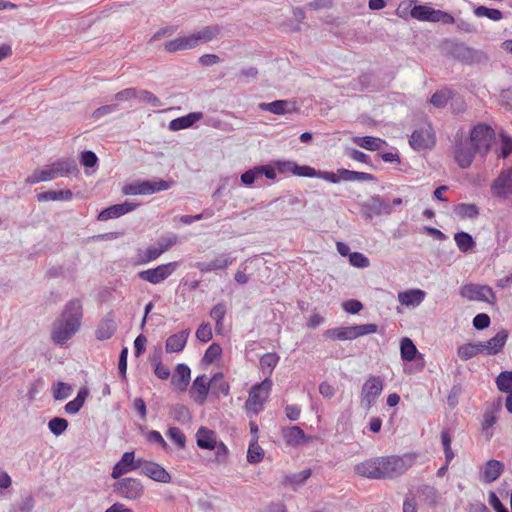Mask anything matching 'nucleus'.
Segmentation results:
<instances>
[{
	"label": "nucleus",
	"instance_id": "13",
	"mask_svg": "<svg viewBox=\"0 0 512 512\" xmlns=\"http://www.w3.org/2000/svg\"><path fill=\"white\" fill-rule=\"evenodd\" d=\"M460 294L462 297L474 301L491 302L495 299L492 288L487 285L466 284L461 288Z\"/></svg>",
	"mask_w": 512,
	"mask_h": 512
},
{
	"label": "nucleus",
	"instance_id": "25",
	"mask_svg": "<svg viewBox=\"0 0 512 512\" xmlns=\"http://www.w3.org/2000/svg\"><path fill=\"white\" fill-rule=\"evenodd\" d=\"M191 370L186 364H178L171 382L180 391H185L190 382Z\"/></svg>",
	"mask_w": 512,
	"mask_h": 512
},
{
	"label": "nucleus",
	"instance_id": "11",
	"mask_svg": "<svg viewBox=\"0 0 512 512\" xmlns=\"http://www.w3.org/2000/svg\"><path fill=\"white\" fill-rule=\"evenodd\" d=\"M115 491L123 498L129 500L139 499L144 493V487L136 478H123L115 483Z\"/></svg>",
	"mask_w": 512,
	"mask_h": 512
},
{
	"label": "nucleus",
	"instance_id": "3",
	"mask_svg": "<svg viewBox=\"0 0 512 512\" xmlns=\"http://www.w3.org/2000/svg\"><path fill=\"white\" fill-rule=\"evenodd\" d=\"M83 307L79 299H72L66 305L62 315L53 324L52 340L59 345L65 344L80 328Z\"/></svg>",
	"mask_w": 512,
	"mask_h": 512
},
{
	"label": "nucleus",
	"instance_id": "64",
	"mask_svg": "<svg viewBox=\"0 0 512 512\" xmlns=\"http://www.w3.org/2000/svg\"><path fill=\"white\" fill-rule=\"evenodd\" d=\"M98 162L97 155L90 150L83 151L80 156V163L86 168H92L96 166Z\"/></svg>",
	"mask_w": 512,
	"mask_h": 512
},
{
	"label": "nucleus",
	"instance_id": "19",
	"mask_svg": "<svg viewBox=\"0 0 512 512\" xmlns=\"http://www.w3.org/2000/svg\"><path fill=\"white\" fill-rule=\"evenodd\" d=\"M281 434L285 443L291 447H298L311 440V437L307 436L299 426L282 428Z\"/></svg>",
	"mask_w": 512,
	"mask_h": 512
},
{
	"label": "nucleus",
	"instance_id": "53",
	"mask_svg": "<svg viewBox=\"0 0 512 512\" xmlns=\"http://www.w3.org/2000/svg\"><path fill=\"white\" fill-rule=\"evenodd\" d=\"M68 427V421L65 418L54 417L48 422V428L55 436L62 435Z\"/></svg>",
	"mask_w": 512,
	"mask_h": 512
},
{
	"label": "nucleus",
	"instance_id": "12",
	"mask_svg": "<svg viewBox=\"0 0 512 512\" xmlns=\"http://www.w3.org/2000/svg\"><path fill=\"white\" fill-rule=\"evenodd\" d=\"M139 466V473L141 475H144L156 482L160 483H170L171 482V475L164 467H162L160 464L147 461L143 458H141V461L138 462Z\"/></svg>",
	"mask_w": 512,
	"mask_h": 512
},
{
	"label": "nucleus",
	"instance_id": "63",
	"mask_svg": "<svg viewBox=\"0 0 512 512\" xmlns=\"http://www.w3.org/2000/svg\"><path fill=\"white\" fill-rule=\"evenodd\" d=\"M212 336V328L209 323H202L196 330V338L201 342L210 341Z\"/></svg>",
	"mask_w": 512,
	"mask_h": 512
},
{
	"label": "nucleus",
	"instance_id": "39",
	"mask_svg": "<svg viewBox=\"0 0 512 512\" xmlns=\"http://www.w3.org/2000/svg\"><path fill=\"white\" fill-rule=\"evenodd\" d=\"M307 177H316L323 179L325 181L331 182V183H339L341 181L340 178V169L337 170V172H331V171H321L316 170L309 166Z\"/></svg>",
	"mask_w": 512,
	"mask_h": 512
},
{
	"label": "nucleus",
	"instance_id": "8",
	"mask_svg": "<svg viewBox=\"0 0 512 512\" xmlns=\"http://www.w3.org/2000/svg\"><path fill=\"white\" fill-rule=\"evenodd\" d=\"M169 188L170 184L165 180H144L124 185L122 193L124 195H151L156 192L168 190Z\"/></svg>",
	"mask_w": 512,
	"mask_h": 512
},
{
	"label": "nucleus",
	"instance_id": "6",
	"mask_svg": "<svg viewBox=\"0 0 512 512\" xmlns=\"http://www.w3.org/2000/svg\"><path fill=\"white\" fill-rule=\"evenodd\" d=\"M384 388V383L381 377L370 375L364 382L361 394L360 405L368 411L377 401Z\"/></svg>",
	"mask_w": 512,
	"mask_h": 512
},
{
	"label": "nucleus",
	"instance_id": "20",
	"mask_svg": "<svg viewBox=\"0 0 512 512\" xmlns=\"http://www.w3.org/2000/svg\"><path fill=\"white\" fill-rule=\"evenodd\" d=\"M210 386L211 380H208L206 375H200L195 378L192 384L191 393L196 403H205Z\"/></svg>",
	"mask_w": 512,
	"mask_h": 512
},
{
	"label": "nucleus",
	"instance_id": "7",
	"mask_svg": "<svg viewBox=\"0 0 512 512\" xmlns=\"http://www.w3.org/2000/svg\"><path fill=\"white\" fill-rule=\"evenodd\" d=\"M272 380L266 377L261 383L254 385L250 392L248 399L245 403L247 410L258 414L263 410L264 401L268 398L272 389Z\"/></svg>",
	"mask_w": 512,
	"mask_h": 512
},
{
	"label": "nucleus",
	"instance_id": "32",
	"mask_svg": "<svg viewBox=\"0 0 512 512\" xmlns=\"http://www.w3.org/2000/svg\"><path fill=\"white\" fill-rule=\"evenodd\" d=\"M260 108L262 110H266L271 113L281 115L292 111L294 108V104L287 100H276L271 103H261Z\"/></svg>",
	"mask_w": 512,
	"mask_h": 512
},
{
	"label": "nucleus",
	"instance_id": "28",
	"mask_svg": "<svg viewBox=\"0 0 512 512\" xmlns=\"http://www.w3.org/2000/svg\"><path fill=\"white\" fill-rule=\"evenodd\" d=\"M276 168L281 174L292 173L293 175L307 177L309 166H300L294 161H277Z\"/></svg>",
	"mask_w": 512,
	"mask_h": 512
},
{
	"label": "nucleus",
	"instance_id": "44",
	"mask_svg": "<svg viewBox=\"0 0 512 512\" xmlns=\"http://www.w3.org/2000/svg\"><path fill=\"white\" fill-rule=\"evenodd\" d=\"M419 495L421 499L430 506L436 505L438 501V491L431 485H422L419 488Z\"/></svg>",
	"mask_w": 512,
	"mask_h": 512
},
{
	"label": "nucleus",
	"instance_id": "45",
	"mask_svg": "<svg viewBox=\"0 0 512 512\" xmlns=\"http://www.w3.org/2000/svg\"><path fill=\"white\" fill-rule=\"evenodd\" d=\"M227 309L223 302L216 304L210 311L211 318L215 321L216 331L220 333L223 327V319L226 315Z\"/></svg>",
	"mask_w": 512,
	"mask_h": 512
},
{
	"label": "nucleus",
	"instance_id": "38",
	"mask_svg": "<svg viewBox=\"0 0 512 512\" xmlns=\"http://www.w3.org/2000/svg\"><path fill=\"white\" fill-rule=\"evenodd\" d=\"M368 207L373 214L378 216L382 214H390L392 212V205L380 196L372 197Z\"/></svg>",
	"mask_w": 512,
	"mask_h": 512
},
{
	"label": "nucleus",
	"instance_id": "48",
	"mask_svg": "<svg viewBox=\"0 0 512 512\" xmlns=\"http://www.w3.org/2000/svg\"><path fill=\"white\" fill-rule=\"evenodd\" d=\"M211 385L213 388V392L216 394H222L223 396H227L230 391L229 384L223 380L222 373H216L211 379Z\"/></svg>",
	"mask_w": 512,
	"mask_h": 512
},
{
	"label": "nucleus",
	"instance_id": "57",
	"mask_svg": "<svg viewBox=\"0 0 512 512\" xmlns=\"http://www.w3.org/2000/svg\"><path fill=\"white\" fill-rule=\"evenodd\" d=\"M167 437L179 448L183 449L186 444V437L178 427H170L167 431Z\"/></svg>",
	"mask_w": 512,
	"mask_h": 512
},
{
	"label": "nucleus",
	"instance_id": "56",
	"mask_svg": "<svg viewBox=\"0 0 512 512\" xmlns=\"http://www.w3.org/2000/svg\"><path fill=\"white\" fill-rule=\"evenodd\" d=\"M222 354V348L218 343H212L203 356V362L206 364H212Z\"/></svg>",
	"mask_w": 512,
	"mask_h": 512
},
{
	"label": "nucleus",
	"instance_id": "4",
	"mask_svg": "<svg viewBox=\"0 0 512 512\" xmlns=\"http://www.w3.org/2000/svg\"><path fill=\"white\" fill-rule=\"evenodd\" d=\"M79 168L73 158L65 157L60 158L53 163L44 166L43 168L36 169L29 175L25 182L33 185L40 182H47L54 180L58 177H66L69 175H78Z\"/></svg>",
	"mask_w": 512,
	"mask_h": 512
},
{
	"label": "nucleus",
	"instance_id": "30",
	"mask_svg": "<svg viewBox=\"0 0 512 512\" xmlns=\"http://www.w3.org/2000/svg\"><path fill=\"white\" fill-rule=\"evenodd\" d=\"M353 142L369 151L381 150L386 145L385 140L373 136L354 137Z\"/></svg>",
	"mask_w": 512,
	"mask_h": 512
},
{
	"label": "nucleus",
	"instance_id": "31",
	"mask_svg": "<svg viewBox=\"0 0 512 512\" xmlns=\"http://www.w3.org/2000/svg\"><path fill=\"white\" fill-rule=\"evenodd\" d=\"M73 197V193L69 189L59 190V191H46L37 194V200L39 202L45 201H69Z\"/></svg>",
	"mask_w": 512,
	"mask_h": 512
},
{
	"label": "nucleus",
	"instance_id": "33",
	"mask_svg": "<svg viewBox=\"0 0 512 512\" xmlns=\"http://www.w3.org/2000/svg\"><path fill=\"white\" fill-rule=\"evenodd\" d=\"M202 116L203 115L201 112H193L186 116L173 119L169 124V128H171V129L190 128L197 121H199L202 118Z\"/></svg>",
	"mask_w": 512,
	"mask_h": 512
},
{
	"label": "nucleus",
	"instance_id": "15",
	"mask_svg": "<svg viewBox=\"0 0 512 512\" xmlns=\"http://www.w3.org/2000/svg\"><path fill=\"white\" fill-rule=\"evenodd\" d=\"M436 143V135L434 130H413L410 138V146L416 150H426L434 147Z\"/></svg>",
	"mask_w": 512,
	"mask_h": 512
},
{
	"label": "nucleus",
	"instance_id": "9",
	"mask_svg": "<svg viewBox=\"0 0 512 512\" xmlns=\"http://www.w3.org/2000/svg\"><path fill=\"white\" fill-rule=\"evenodd\" d=\"M178 267L179 262H169L166 264H161L155 268L142 270L138 272V277L143 281L156 285L162 283L168 277H170Z\"/></svg>",
	"mask_w": 512,
	"mask_h": 512
},
{
	"label": "nucleus",
	"instance_id": "14",
	"mask_svg": "<svg viewBox=\"0 0 512 512\" xmlns=\"http://www.w3.org/2000/svg\"><path fill=\"white\" fill-rule=\"evenodd\" d=\"M235 261V257L230 252H223L214 257L209 262H197L195 268L202 273H209L212 271H219L228 268Z\"/></svg>",
	"mask_w": 512,
	"mask_h": 512
},
{
	"label": "nucleus",
	"instance_id": "16",
	"mask_svg": "<svg viewBox=\"0 0 512 512\" xmlns=\"http://www.w3.org/2000/svg\"><path fill=\"white\" fill-rule=\"evenodd\" d=\"M141 458L135 459V453L133 451L125 452L121 459L114 465L111 477L113 479H119L122 475L139 469L138 462Z\"/></svg>",
	"mask_w": 512,
	"mask_h": 512
},
{
	"label": "nucleus",
	"instance_id": "36",
	"mask_svg": "<svg viewBox=\"0 0 512 512\" xmlns=\"http://www.w3.org/2000/svg\"><path fill=\"white\" fill-rule=\"evenodd\" d=\"M454 213L462 219H475L479 215V208L476 204L460 203L454 207Z\"/></svg>",
	"mask_w": 512,
	"mask_h": 512
},
{
	"label": "nucleus",
	"instance_id": "17",
	"mask_svg": "<svg viewBox=\"0 0 512 512\" xmlns=\"http://www.w3.org/2000/svg\"><path fill=\"white\" fill-rule=\"evenodd\" d=\"M508 336V331L506 329H502L489 340L480 342L483 354L493 356L500 353L508 340Z\"/></svg>",
	"mask_w": 512,
	"mask_h": 512
},
{
	"label": "nucleus",
	"instance_id": "61",
	"mask_svg": "<svg viewBox=\"0 0 512 512\" xmlns=\"http://www.w3.org/2000/svg\"><path fill=\"white\" fill-rule=\"evenodd\" d=\"M138 100L147 103L152 107H160L162 105L160 99L147 90H138Z\"/></svg>",
	"mask_w": 512,
	"mask_h": 512
},
{
	"label": "nucleus",
	"instance_id": "54",
	"mask_svg": "<svg viewBox=\"0 0 512 512\" xmlns=\"http://www.w3.org/2000/svg\"><path fill=\"white\" fill-rule=\"evenodd\" d=\"M451 442L452 437L448 430H443L441 432V443L443 446L444 454H445V460H447V463H450L454 458V452L451 448Z\"/></svg>",
	"mask_w": 512,
	"mask_h": 512
},
{
	"label": "nucleus",
	"instance_id": "34",
	"mask_svg": "<svg viewBox=\"0 0 512 512\" xmlns=\"http://www.w3.org/2000/svg\"><path fill=\"white\" fill-rule=\"evenodd\" d=\"M479 354H483L480 342L465 343L457 348V356L463 361L470 360Z\"/></svg>",
	"mask_w": 512,
	"mask_h": 512
},
{
	"label": "nucleus",
	"instance_id": "2",
	"mask_svg": "<svg viewBox=\"0 0 512 512\" xmlns=\"http://www.w3.org/2000/svg\"><path fill=\"white\" fill-rule=\"evenodd\" d=\"M411 463L412 460L409 457H379L357 464L355 472L371 479L395 478L404 474Z\"/></svg>",
	"mask_w": 512,
	"mask_h": 512
},
{
	"label": "nucleus",
	"instance_id": "1",
	"mask_svg": "<svg viewBox=\"0 0 512 512\" xmlns=\"http://www.w3.org/2000/svg\"><path fill=\"white\" fill-rule=\"evenodd\" d=\"M495 141V130H460L455 136L454 159L461 168H468L475 155H486Z\"/></svg>",
	"mask_w": 512,
	"mask_h": 512
},
{
	"label": "nucleus",
	"instance_id": "41",
	"mask_svg": "<svg viewBox=\"0 0 512 512\" xmlns=\"http://www.w3.org/2000/svg\"><path fill=\"white\" fill-rule=\"evenodd\" d=\"M311 469H304L298 473H294L285 477V484H289L294 490L305 483L311 476Z\"/></svg>",
	"mask_w": 512,
	"mask_h": 512
},
{
	"label": "nucleus",
	"instance_id": "10",
	"mask_svg": "<svg viewBox=\"0 0 512 512\" xmlns=\"http://www.w3.org/2000/svg\"><path fill=\"white\" fill-rule=\"evenodd\" d=\"M491 193L499 199L512 196V166L503 169L491 183Z\"/></svg>",
	"mask_w": 512,
	"mask_h": 512
},
{
	"label": "nucleus",
	"instance_id": "60",
	"mask_svg": "<svg viewBox=\"0 0 512 512\" xmlns=\"http://www.w3.org/2000/svg\"><path fill=\"white\" fill-rule=\"evenodd\" d=\"M172 415L179 422H188L191 419L189 409L182 404H177L172 408Z\"/></svg>",
	"mask_w": 512,
	"mask_h": 512
},
{
	"label": "nucleus",
	"instance_id": "5",
	"mask_svg": "<svg viewBox=\"0 0 512 512\" xmlns=\"http://www.w3.org/2000/svg\"><path fill=\"white\" fill-rule=\"evenodd\" d=\"M378 331V326L373 323L345 326L327 329L323 336L331 340H354L358 337L373 334Z\"/></svg>",
	"mask_w": 512,
	"mask_h": 512
},
{
	"label": "nucleus",
	"instance_id": "37",
	"mask_svg": "<svg viewBox=\"0 0 512 512\" xmlns=\"http://www.w3.org/2000/svg\"><path fill=\"white\" fill-rule=\"evenodd\" d=\"M454 240L458 249L463 253L472 251L476 245L473 237L464 231L455 233Z\"/></svg>",
	"mask_w": 512,
	"mask_h": 512
},
{
	"label": "nucleus",
	"instance_id": "24",
	"mask_svg": "<svg viewBox=\"0 0 512 512\" xmlns=\"http://www.w3.org/2000/svg\"><path fill=\"white\" fill-rule=\"evenodd\" d=\"M190 334L189 329L182 330L176 334L169 336L166 340L165 349L167 353L181 352L188 340Z\"/></svg>",
	"mask_w": 512,
	"mask_h": 512
},
{
	"label": "nucleus",
	"instance_id": "47",
	"mask_svg": "<svg viewBox=\"0 0 512 512\" xmlns=\"http://www.w3.org/2000/svg\"><path fill=\"white\" fill-rule=\"evenodd\" d=\"M264 450L258 445L257 439L253 440L247 451V461L251 464L259 463L263 460Z\"/></svg>",
	"mask_w": 512,
	"mask_h": 512
},
{
	"label": "nucleus",
	"instance_id": "27",
	"mask_svg": "<svg viewBox=\"0 0 512 512\" xmlns=\"http://www.w3.org/2000/svg\"><path fill=\"white\" fill-rule=\"evenodd\" d=\"M221 32V27L218 25L206 26L201 30L192 33L193 38L196 42V47L200 44L210 42L216 39Z\"/></svg>",
	"mask_w": 512,
	"mask_h": 512
},
{
	"label": "nucleus",
	"instance_id": "52",
	"mask_svg": "<svg viewBox=\"0 0 512 512\" xmlns=\"http://www.w3.org/2000/svg\"><path fill=\"white\" fill-rule=\"evenodd\" d=\"M474 14L477 17H487L493 21H499L502 19V12L498 9L487 8L485 6H478L474 10Z\"/></svg>",
	"mask_w": 512,
	"mask_h": 512
},
{
	"label": "nucleus",
	"instance_id": "46",
	"mask_svg": "<svg viewBox=\"0 0 512 512\" xmlns=\"http://www.w3.org/2000/svg\"><path fill=\"white\" fill-rule=\"evenodd\" d=\"M496 386L499 391L508 393L512 391V370L502 371L496 378Z\"/></svg>",
	"mask_w": 512,
	"mask_h": 512
},
{
	"label": "nucleus",
	"instance_id": "40",
	"mask_svg": "<svg viewBox=\"0 0 512 512\" xmlns=\"http://www.w3.org/2000/svg\"><path fill=\"white\" fill-rule=\"evenodd\" d=\"M417 352V348L410 338H403L401 340L400 354L403 361L410 362L414 360Z\"/></svg>",
	"mask_w": 512,
	"mask_h": 512
},
{
	"label": "nucleus",
	"instance_id": "58",
	"mask_svg": "<svg viewBox=\"0 0 512 512\" xmlns=\"http://www.w3.org/2000/svg\"><path fill=\"white\" fill-rule=\"evenodd\" d=\"M499 157L507 158L512 153V137L505 133L500 134Z\"/></svg>",
	"mask_w": 512,
	"mask_h": 512
},
{
	"label": "nucleus",
	"instance_id": "51",
	"mask_svg": "<svg viewBox=\"0 0 512 512\" xmlns=\"http://www.w3.org/2000/svg\"><path fill=\"white\" fill-rule=\"evenodd\" d=\"M452 97V91L448 89H442L435 92L430 99L433 106L437 108L444 107Z\"/></svg>",
	"mask_w": 512,
	"mask_h": 512
},
{
	"label": "nucleus",
	"instance_id": "62",
	"mask_svg": "<svg viewBox=\"0 0 512 512\" xmlns=\"http://www.w3.org/2000/svg\"><path fill=\"white\" fill-rule=\"evenodd\" d=\"M349 262L352 266L357 268H366L370 264L369 259L360 252L350 253Z\"/></svg>",
	"mask_w": 512,
	"mask_h": 512
},
{
	"label": "nucleus",
	"instance_id": "21",
	"mask_svg": "<svg viewBox=\"0 0 512 512\" xmlns=\"http://www.w3.org/2000/svg\"><path fill=\"white\" fill-rule=\"evenodd\" d=\"M426 292L421 289H409L398 293V301L406 307H417L425 299Z\"/></svg>",
	"mask_w": 512,
	"mask_h": 512
},
{
	"label": "nucleus",
	"instance_id": "50",
	"mask_svg": "<svg viewBox=\"0 0 512 512\" xmlns=\"http://www.w3.org/2000/svg\"><path fill=\"white\" fill-rule=\"evenodd\" d=\"M34 507V499L31 495H26L20 501L11 505L9 512H30Z\"/></svg>",
	"mask_w": 512,
	"mask_h": 512
},
{
	"label": "nucleus",
	"instance_id": "35",
	"mask_svg": "<svg viewBox=\"0 0 512 512\" xmlns=\"http://www.w3.org/2000/svg\"><path fill=\"white\" fill-rule=\"evenodd\" d=\"M341 181L355 182V181H374V175L366 172L352 171L345 168H340Z\"/></svg>",
	"mask_w": 512,
	"mask_h": 512
},
{
	"label": "nucleus",
	"instance_id": "23",
	"mask_svg": "<svg viewBox=\"0 0 512 512\" xmlns=\"http://www.w3.org/2000/svg\"><path fill=\"white\" fill-rule=\"evenodd\" d=\"M196 443L201 449L214 450L217 444L215 431L201 426L196 432Z\"/></svg>",
	"mask_w": 512,
	"mask_h": 512
},
{
	"label": "nucleus",
	"instance_id": "22",
	"mask_svg": "<svg viewBox=\"0 0 512 512\" xmlns=\"http://www.w3.org/2000/svg\"><path fill=\"white\" fill-rule=\"evenodd\" d=\"M504 471V464L498 460L487 461L481 471V479L485 483L496 481Z\"/></svg>",
	"mask_w": 512,
	"mask_h": 512
},
{
	"label": "nucleus",
	"instance_id": "18",
	"mask_svg": "<svg viewBox=\"0 0 512 512\" xmlns=\"http://www.w3.org/2000/svg\"><path fill=\"white\" fill-rule=\"evenodd\" d=\"M139 206L138 203L125 201L120 204L109 206L102 210L98 215L99 221H107L109 219L119 218L129 212L134 211Z\"/></svg>",
	"mask_w": 512,
	"mask_h": 512
},
{
	"label": "nucleus",
	"instance_id": "59",
	"mask_svg": "<svg viewBox=\"0 0 512 512\" xmlns=\"http://www.w3.org/2000/svg\"><path fill=\"white\" fill-rule=\"evenodd\" d=\"M135 99H138V90L136 88H126L115 95L117 106L121 103L129 102Z\"/></svg>",
	"mask_w": 512,
	"mask_h": 512
},
{
	"label": "nucleus",
	"instance_id": "26",
	"mask_svg": "<svg viewBox=\"0 0 512 512\" xmlns=\"http://www.w3.org/2000/svg\"><path fill=\"white\" fill-rule=\"evenodd\" d=\"M438 12L439 10L426 5H416L411 9L410 15L419 21L436 23Z\"/></svg>",
	"mask_w": 512,
	"mask_h": 512
},
{
	"label": "nucleus",
	"instance_id": "49",
	"mask_svg": "<svg viewBox=\"0 0 512 512\" xmlns=\"http://www.w3.org/2000/svg\"><path fill=\"white\" fill-rule=\"evenodd\" d=\"M177 242L178 236L174 233H168L159 237L156 246L163 254L164 252L170 250L174 245H176Z\"/></svg>",
	"mask_w": 512,
	"mask_h": 512
},
{
	"label": "nucleus",
	"instance_id": "42",
	"mask_svg": "<svg viewBox=\"0 0 512 512\" xmlns=\"http://www.w3.org/2000/svg\"><path fill=\"white\" fill-rule=\"evenodd\" d=\"M279 359L280 357L276 353H266L260 358L261 369L268 375V377L277 366Z\"/></svg>",
	"mask_w": 512,
	"mask_h": 512
},
{
	"label": "nucleus",
	"instance_id": "43",
	"mask_svg": "<svg viewBox=\"0 0 512 512\" xmlns=\"http://www.w3.org/2000/svg\"><path fill=\"white\" fill-rule=\"evenodd\" d=\"M162 253L157 248L156 245H150L145 250H139L138 253V263L139 264H147L156 259H158Z\"/></svg>",
	"mask_w": 512,
	"mask_h": 512
},
{
	"label": "nucleus",
	"instance_id": "55",
	"mask_svg": "<svg viewBox=\"0 0 512 512\" xmlns=\"http://www.w3.org/2000/svg\"><path fill=\"white\" fill-rule=\"evenodd\" d=\"M72 393V386L68 383L59 381L53 388V397L55 400H65Z\"/></svg>",
	"mask_w": 512,
	"mask_h": 512
},
{
	"label": "nucleus",
	"instance_id": "29",
	"mask_svg": "<svg viewBox=\"0 0 512 512\" xmlns=\"http://www.w3.org/2000/svg\"><path fill=\"white\" fill-rule=\"evenodd\" d=\"M117 329V325L111 316H107L101 320L96 329V338L98 340H107L111 338Z\"/></svg>",
	"mask_w": 512,
	"mask_h": 512
}]
</instances>
